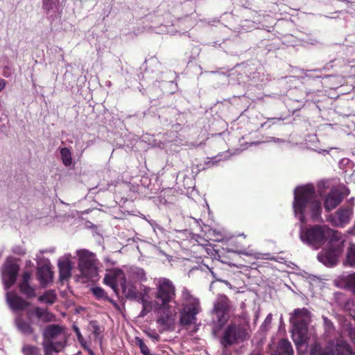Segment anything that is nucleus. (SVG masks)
Segmentation results:
<instances>
[{"label":"nucleus","mask_w":355,"mask_h":355,"mask_svg":"<svg viewBox=\"0 0 355 355\" xmlns=\"http://www.w3.org/2000/svg\"><path fill=\"white\" fill-rule=\"evenodd\" d=\"M293 209L302 223L306 222V216L310 214L313 221L321 218L322 207L316 198L313 185L297 187L294 191Z\"/></svg>","instance_id":"obj_1"},{"label":"nucleus","mask_w":355,"mask_h":355,"mask_svg":"<svg viewBox=\"0 0 355 355\" xmlns=\"http://www.w3.org/2000/svg\"><path fill=\"white\" fill-rule=\"evenodd\" d=\"M300 237L301 241L315 250L320 248L327 240L330 243L338 241L342 234L337 230L331 229L328 225H313L304 228L300 227Z\"/></svg>","instance_id":"obj_2"},{"label":"nucleus","mask_w":355,"mask_h":355,"mask_svg":"<svg viewBox=\"0 0 355 355\" xmlns=\"http://www.w3.org/2000/svg\"><path fill=\"white\" fill-rule=\"evenodd\" d=\"M311 320L310 311L306 309H296L291 313L290 322L293 325L292 337L297 349L311 339L308 326Z\"/></svg>","instance_id":"obj_3"},{"label":"nucleus","mask_w":355,"mask_h":355,"mask_svg":"<svg viewBox=\"0 0 355 355\" xmlns=\"http://www.w3.org/2000/svg\"><path fill=\"white\" fill-rule=\"evenodd\" d=\"M182 297L184 304L180 319V324L182 326L195 324L196 315L201 311L199 300L193 296L186 288L182 290Z\"/></svg>","instance_id":"obj_4"},{"label":"nucleus","mask_w":355,"mask_h":355,"mask_svg":"<svg viewBox=\"0 0 355 355\" xmlns=\"http://www.w3.org/2000/svg\"><path fill=\"white\" fill-rule=\"evenodd\" d=\"M46 341L44 343L45 354L49 355L53 352H58L64 347V336L62 328L58 324L47 326L43 332Z\"/></svg>","instance_id":"obj_5"},{"label":"nucleus","mask_w":355,"mask_h":355,"mask_svg":"<svg viewBox=\"0 0 355 355\" xmlns=\"http://www.w3.org/2000/svg\"><path fill=\"white\" fill-rule=\"evenodd\" d=\"M78 269L84 277L92 279L98 276L97 260L95 254L87 250L76 251Z\"/></svg>","instance_id":"obj_6"},{"label":"nucleus","mask_w":355,"mask_h":355,"mask_svg":"<svg viewBox=\"0 0 355 355\" xmlns=\"http://www.w3.org/2000/svg\"><path fill=\"white\" fill-rule=\"evenodd\" d=\"M157 292L155 306H171L170 302L175 298V286L168 279L160 277L155 280Z\"/></svg>","instance_id":"obj_7"},{"label":"nucleus","mask_w":355,"mask_h":355,"mask_svg":"<svg viewBox=\"0 0 355 355\" xmlns=\"http://www.w3.org/2000/svg\"><path fill=\"white\" fill-rule=\"evenodd\" d=\"M155 311L157 313V323L161 327V331L173 330L177 318L176 308L171 306H156Z\"/></svg>","instance_id":"obj_8"},{"label":"nucleus","mask_w":355,"mask_h":355,"mask_svg":"<svg viewBox=\"0 0 355 355\" xmlns=\"http://www.w3.org/2000/svg\"><path fill=\"white\" fill-rule=\"evenodd\" d=\"M343 236L340 241L330 243L331 245L329 248L323 250L318 254V260L325 266H334L337 262L338 256L343 251Z\"/></svg>","instance_id":"obj_9"},{"label":"nucleus","mask_w":355,"mask_h":355,"mask_svg":"<svg viewBox=\"0 0 355 355\" xmlns=\"http://www.w3.org/2000/svg\"><path fill=\"white\" fill-rule=\"evenodd\" d=\"M19 270V266L15 258L8 257L1 270L2 281L6 290L9 289L15 283Z\"/></svg>","instance_id":"obj_10"},{"label":"nucleus","mask_w":355,"mask_h":355,"mask_svg":"<svg viewBox=\"0 0 355 355\" xmlns=\"http://www.w3.org/2000/svg\"><path fill=\"white\" fill-rule=\"evenodd\" d=\"M353 214V205L341 207L334 214L328 215L326 220L334 227H344L350 223Z\"/></svg>","instance_id":"obj_11"},{"label":"nucleus","mask_w":355,"mask_h":355,"mask_svg":"<svg viewBox=\"0 0 355 355\" xmlns=\"http://www.w3.org/2000/svg\"><path fill=\"white\" fill-rule=\"evenodd\" d=\"M247 337L245 329L235 324H230L224 331L221 338V344L225 347L232 345L239 341H243Z\"/></svg>","instance_id":"obj_12"},{"label":"nucleus","mask_w":355,"mask_h":355,"mask_svg":"<svg viewBox=\"0 0 355 355\" xmlns=\"http://www.w3.org/2000/svg\"><path fill=\"white\" fill-rule=\"evenodd\" d=\"M349 193L348 189L343 185L332 189L324 200L325 210L329 211L335 209Z\"/></svg>","instance_id":"obj_13"},{"label":"nucleus","mask_w":355,"mask_h":355,"mask_svg":"<svg viewBox=\"0 0 355 355\" xmlns=\"http://www.w3.org/2000/svg\"><path fill=\"white\" fill-rule=\"evenodd\" d=\"M303 346L306 349L309 347L310 355H333V349L331 348L330 342L323 343L320 340L315 339L314 335L311 334V339L308 340L307 344Z\"/></svg>","instance_id":"obj_14"},{"label":"nucleus","mask_w":355,"mask_h":355,"mask_svg":"<svg viewBox=\"0 0 355 355\" xmlns=\"http://www.w3.org/2000/svg\"><path fill=\"white\" fill-rule=\"evenodd\" d=\"M232 309L231 302L225 295H220L214 303V311L218 318V320L222 322L225 320V315Z\"/></svg>","instance_id":"obj_15"},{"label":"nucleus","mask_w":355,"mask_h":355,"mask_svg":"<svg viewBox=\"0 0 355 355\" xmlns=\"http://www.w3.org/2000/svg\"><path fill=\"white\" fill-rule=\"evenodd\" d=\"M6 302L9 307L14 311L24 310L29 303L15 292H7L6 294Z\"/></svg>","instance_id":"obj_16"},{"label":"nucleus","mask_w":355,"mask_h":355,"mask_svg":"<svg viewBox=\"0 0 355 355\" xmlns=\"http://www.w3.org/2000/svg\"><path fill=\"white\" fill-rule=\"evenodd\" d=\"M27 315L30 321L35 316L39 321L49 322L55 320V315L46 309L37 306L27 311Z\"/></svg>","instance_id":"obj_17"},{"label":"nucleus","mask_w":355,"mask_h":355,"mask_svg":"<svg viewBox=\"0 0 355 355\" xmlns=\"http://www.w3.org/2000/svg\"><path fill=\"white\" fill-rule=\"evenodd\" d=\"M124 277V273L121 270H115L107 274L103 281L116 292Z\"/></svg>","instance_id":"obj_18"},{"label":"nucleus","mask_w":355,"mask_h":355,"mask_svg":"<svg viewBox=\"0 0 355 355\" xmlns=\"http://www.w3.org/2000/svg\"><path fill=\"white\" fill-rule=\"evenodd\" d=\"M15 324L17 329L24 335H33L34 329L31 323L24 320L22 315L18 313L15 318Z\"/></svg>","instance_id":"obj_19"},{"label":"nucleus","mask_w":355,"mask_h":355,"mask_svg":"<svg viewBox=\"0 0 355 355\" xmlns=\"http://www.w3.org/2000/svg\"><path fill=\"white\" fill-rule=\"evenodd\" d=\"M43 9L49 17L54 18L59 15V0H44Z\"/></svg>","instance_id":"obj_20"},{"label":"nucleus","mask_w":355,"mask_h":355,"mask_svg":"<svg viewBox=\"0 0 355 355\" xmlns=\"http://www.w3.org/2000/svg\"><path fill=\"white\" fill-rule=\"evenodd\" d=\"M37 277L42 285H46L53 279V272L48 265H44L37 269Z\"/></svg>","instance_id":"obj_21"},{"label":"nucleus","mask_w":355,"mask_h":355,"mask_svg":"<svg viewBox=\"0 0 355 355\" xmlns=\"http://www.w3.org/2000/svg\"><path fill=\"white\" fill-rule=\"evenodd\" d=\"M58 268L60 279H65L71 277L72 267L71 261L69 259L59 260Z\"/></svg>","instance_id":"obj_22"},{"label":"nucleus","mask_w":355,"mask_h":355,"mask_svg":"<svg viewBox=\"0 0 355 355\" xmlns=\"http://www.w3.org/2000/svg\"><path fill=\"white\" fill-rule=\"evenodd\" d=\"M331 348L333 349V355L334 354H343L349 351L350 347L349 344L340 339L337 340L336 343L333 340H329Z\"/></svg>","instance_id":"obj_23"},{"label":"nucleus","mask_w":355,"mask_h":355,"mask_svg":"<svg viewBox=\"0 0 355 355\" xmlns=\"http://www.w3.org/2000/svg\"><path fill=\"white\" fill-rule=\"evenodd\" d=\"M272 355H293L291 343L286 339H282L279 342L277 352Z\"/></svg>","instance_id":"obj_24"},{"label":"nucleus","mask_w":355,"mask_h":355,"mask_svg":"<svg viewBox=\"0 0 355 355\" xmlns=\"http://www.w3.org/2000/svg\"><path fill=\"white\" fill-rule=\"evenodd\" d=\"M120 286L121 287L123 293L126 297L134 298L136 297V288L132 285L127 284L125 277L123 279H122Z\"/></svg>","instance_id":"obj_25"},{"label":"nucleus","mask_w":355,"mask_h":355,"mask_svg":"<svg viewBox=\"0 0 355 355\" xmlns=\"http://www.w3.org/2000/svg\"><path fill=\"white\" fill-rule=\"evenodd\" d=\"M19 288L20 292L28 298H33L36 295L35 288L31 286L29 282H19Z\"/></svg>","instance_id":"obj_26"},{"label":"nucleus","mask_w":355,"mask_h":355,"mask_svg":"<svg viewBox=\"0 0 355 355\" xmlns=\"http://www.w3.org/2000/svg\"><path fill=\"white\" fill-rule=\"evenodd\" d=\"M60 155L64 165H65L66 166H69L71 164V153L68 148H62L60 149Z\"/></svg>","instance_id":"obj_27"},{"label":"nucleus","mask_w":355,"mask_h":355,"mask_svg":"<svg viewBox=\"0 0 355 355\" xmlns=\"http://www.w3.org/2000/svg\"><path fill=\"white\" fill-rule=\"evenodd\" d=\"M56 300V295L53 291H47L39 297L38 300L48 304H52Z\"/></svg>","instance_id":"obj_28"},{"label":"nucleus","mask_w":355,"mask_h":355,"mask_svg":"<svg viewBox=\"0 0 355 355\" xmlns=\"http://www.w3.org/2000/svg\"><path fill=\"white\" fill-rule=\"evenodd\" d=\"M346 262L352 267L355 266V245L351 243L348 248Z\"/></svg>","instance_id":"obj_29"},{"label":"nucleus","mask_w":355,"mask_h":355,"mask_svg":"<svg viewBox=\"0 0 355 355\" xmlns=\"http://www.w3.org/2000/svg\"><path fill=\"white\" fill-rule=\"evenodd\" d=\"M21 350L24 355H40V349L33 345H25Z\"/></svg>","instance_id":"obj_30"},{"label":"nucleus","mask_w":355,"mask_h":355,"mask_svg":"<svg viewBox=\"0 0 355 355\" xmlns=\"http://www.w3.org/2000/svg\"><path fill=\"white\" fill-rule=\"evenodd\" d=\"M322 319L324 321L325 334L327 335V336H330L333 334V333L335 331L334 324L330 320H329L327 317L324 315L322 316Z\"/></svg>","instance_id":"obj_31"},{"label":"nucleus","mask_w":355,"mask_h":355,"mask_svg":"<svg viewBox=\"0 0 355 355\" xmlns=\"http://www.w3.org/2000/svg\"><path fill=\"white\" fill-rule=\"evenodd\" d=\"M132 275L133 278L138 281H144L146 279V272L142 268H136L132 269Z\"/></svg>","instance_id":"obj_32"},{"label":"nucleus","mask_w":355,"mask_h":355,"mask_svg":"<svg viewBox=\"0 0 355 355\" xmlns=\"http://www.w3.org/2000/svg\"><path fill=\"white\" fill-rule=\"evenodd\" d=\"M92 292L97 298H103L111 301L107 296L105 291L101 287H94L92 289Z\"/></svg>","instance_id":"obj_33"},{"label":"nucleus","mask_w":355,"mask_h":355,"mask_svg":"<svg viewBox=\"0 0 355 355\" xmlns=\"http://www.w3.org/2000/svg\"><path fill=\"white\" fill-rule=\"evenodd\" d=\"M135 343H136V344L137 345H139V347L140 348V350H141V352L144 355H150V351L148 349V347L144 343V342L143 341V340L141 338H140L139 337H136L135 338Z\"/></svg>","instance_id":"obj_34"},{"label":"nucleus","mask_w":355,"mask_h":355,"mask_svg":"<svg viewBox=\"0 0 355 355\" xmlns=\"http://www.w3.org/2000/svg\"><path fill=\"white\" fill-rule=\"evenodd\" d=\"M347 286L351 288L352 292L355 294V273L347 275L345 277Z\"/></svg>","instance_id":"obj_35"},{"label":"nucleus","mask_w":355,"mask_h":355,"mask_svg":"<svg viewBox=\"0 0 355 355\" xmlns=\"http://www.w3.org/2000/svg\"><path fill=\"white\" fill-rule=\"evenodd\" d=\"M272 313L268 314V315L266 316V318H265L263 322L262 323V324L261 326V329L263 331H268L270 329L271 322H272Z\"/></svg>","instance_id":"obj_36"},{"label":"nucleus","mask_w":355,"mask_h":355,"mask_svg":"<svg viewBox=\"0 0 355 355\" xmlns=\"http://www.w3.org/2000/svg\"><path fill=\"white\" fill-rule=\"evenodd\" d=\"M89 325L92 328L93 334L94 335V336L96 338H98L100 336L101 331L99 326L98 325L97 322L96 321H91L89 323Z\"/></svg>","instance_id":"obj_37"},{"label":"nucleus","mask_w":355,"mask_h":355,"mask_svg":"<svg viewBox=\"0 0 355 355\" xmlns=\"http://www.w3.org/2000/svg\"><path fill=\"white\" fill-rule=\"evenodd\" d=\"M345 308L349 311V315L355 319V304L353 301H348L345 304Z\"/></svg>","instance_id":"obj_38"},{"label":"nucleus","mask_w":355,"mask_h":355,"mask_svg":"<svg viewBox=\"0 0 355 355\" xmlns=\"http://www.w3.org/2000/svg\"><path fill=\"white\" fill-rule=\"evenodd\" d=\"M31 278V273L28 271H25L22 274L21 280L20 282H24V283L29 282Z\"/></svg>","instance_id":"obj_39"},{"label":"nucleus","mask_w":355,"mask_h":355,"mask_svg":"<svg viewBox=\"0 0 355 355\" xmlns=\"http://www.w3.org/2000/svg\"><path fill=\"white\" fill-rule=\"evenodd\" d=\"M347 331L352 341L355 344V327H349Z\"/></svg>","instance_id":"obj_40"},{"label":"nucleus","mask_w":355,"mask_h":355,"mask_svg":"<svg viewBox=\"0 0 355 355\" xmlns=\"http://www.w3.org/2000/svg\"><path fill=\"white\" fill-rule=\"evenodd\" d=\"M6 86V81L3 79L0 78V92H2Z\"/></svg>","instance_id":"obj_41"},{"label":"nucleus","mask_w":355,"mask_h":355,"mask_svg":"<svg viewBox=\"0 0 355 355\" xmlns=\"http://www.w3.org/2000/svg\"><path fill=\"white\" fill-rule=\"evenodd\" d=\"M152 338L156 340H158L159 339V336L157 334H150L149 335Z\"/></svg>","instance_id":"obj_42"},{"label":"nucleus","mask_w":355,"mask_h":355,"mask_svg":"<svg viewBox=\"0 0 355 355\" xmlns=\"http://www.w3.org/2000/svg\"><path fill=\"white\" fill-rule=\"evenodd\" d=\"M76 334H77V337H78V340H80V338H82V335H81L80 331L78 329H76Z\"/></svg>","instance_id":"obj_43"},{"label":"nucleus","mask_w":355,"mask_h":355,"mask_svg":"<svg viewBox=\"0 0 355 355\" xmlns=\"http://www.w3.org/2000/svg\"><path fill=\"white\" fill-rule=\"evenodd\" d=\"M274 141H280V139H274Z\"/></svg>","instance_id":"obj_44"},{"label":"nucleus","mask_w":355,"mask_h":355,"mask_svg":"<svg viewBox=\"0 0 355 355\" xmlns=\"http://www.w3.org/2000/svg\"><path fill=\"white\" fill-rule=\"evenodd\" d=\"M90 354H91V355H94V354L93 353V352H90Z\"/></svg>","instance_id":"obj_45"},{"label":"nucleus","mask_w":355,"mask_h":355,"mask_svg":"<svg viewBox=\"0 0 355 355\" xmlns=\"http://www.w3.org/2000/svg\"><path fill=\"white\" fill-rule=\"evenodd\" d=\"M252 355H260V354H252Z\"/></svg>","instance_id":"obj_46"}]
</instances>
